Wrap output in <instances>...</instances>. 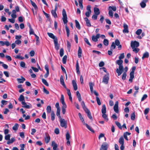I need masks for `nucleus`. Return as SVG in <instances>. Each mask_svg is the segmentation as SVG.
Returning <instances> with one entry per match:
<instances>
[{
  "instance_id": "bf43d9fd",
  "label": "nucleus",
  "mask_w": 150,
  "mask_h": 150,
  "mask_svg": "<svg viewBox=\"0 0 150 150\" xmlns=\"http://www.w3.org/2000/svg\"><path fill=\"white\" fill-rule=\"evenodd\" d=\"M10 135L9 134H8L6 135L5 137V139L6 140H9L10 139Z\"/></svg>"
},
{
  "instance_id": "0e129e2a",
  "label": "nucleus",
  "mask_w": 150,
  "mask_h": 150,
  "mask_svg": "<svg viewBox=\"0 0 150 150\" xmlns=\"http://www.w3.org/2000/svg\"><path fill=\"white\" fill-rule=\"evenodd\" d=\"M43 91L44 93L47 94H49V92L44 87L43 88Z\"/></svg>"
},
{
  "instance_id": "e433bc0d",
  "label": "nucleus",
  "mask_w": 150,
  "mask_h": 150,
  "mask_svg": "<svg viewBox=\"0 0 150 150\" xmlns=\"http://www.w3.org/2000/svg\"><path fill=\"white\" fill-rule=\"evenodd\" d=\"M60 101L62 105L66 104L64 101V96L63 94H62L61 95Z\"/></svg>"
},
{
  "instance_id": "39448f33",
  "label": "nucleus",
  "mask_w": 150,
  "mask_h": 150,
  "mask_svg": "<svg viewBox=\"0 0 150 150\" xmlns=\"http://www.w3.org/2000/svg\"><path fill=\"white\" fill-rule=\"evenodd\" d=\"M109 145L106 142H103L101 145L100 150H107Z\"/></svg>"
},
{
  "instance_id": "9d476101",
  "label": "nucleus",
  "mask_w": 150,
  "mask_h": 150,
  "mask_svg": "<svg viewBox=\"0 0 150 150\" xmlns=\"http://www.w3.org/2000/svg\"><path fill=\"white\" fill-rule=\"evenodd\" d=\"M113 109L114 111L116 113H119L118 109V102L117 101L115 102V105L113 107Z\"/></svg>"
},
{
  "instance_id": "bb28decb",
  "label": "nucleus",
  "mask_w": 150,
  "mask_h": 150,
  "mask_svg": "<svg viewBox=\"0 0 150 150\" xmlns=\"http://www.w3.org/2000/svg\"><path fill=\"white\" fill-rule=\"evenodd\" d=\"M21 104L23 105V107L27 109H29L30 108V106L29 105L27 104L25 102V101L21 102Z\"/></svg>"
},
{
  "instance_id": "8fccbe9b",
  "label": "nucleus",
  "mask_w": 150,
  "mask_h": 150,
  "mask_svg": "<svg viewBox=\"0 0 150 150\" xmlns=\"http://www.w3.org/2000/svg\"><path fill=\"white\" fill-rule=\"evenodd\" d=\"M20 66L23 68H25V64L23 62H21L20 64Z\"/></svg>"
},
{
  "instance_id": "603ef678",
  "label": "nucleus",
  "mask_w": 150,
  "mask_h": 150,
  "mask_svg": "<svg viewBox=\"0 0 150 150\" xmlns=\"http://www.w3.org/2000/svg\"><path fill=\"white\" fill-rule=\"evenodd\" d=\"M64 54V50L62 48L60 49V55L61 57H62Z\"/></svg>"
},
{
  "instance_id": "338daca9",
  "label": "nucleus",
  "mask_w": 150,
  "mask_h": 150,
  "mask_svg": "<svg viewBox=\"0 0 150 150\" xmlns=\"http://www.w3.org/2000/svg\"><path fill=\"white\" fill-rule=\"evenodd\" d=\"M147 97V96L146 94H144L143 95V97L141 98V101H143L145 99H146Z\"/></svg>"
},
{
  "instance_id": "c756f323",
  "label": "nucleus",
  "mask_w": 150,
  "mask_h": 150,
  "mask_svg": "<svg viewBox=\"0 0 150 150\" xmlns=\"http://www.w3.org/2000/svg\"><path fill=\"white\" fill-rule=\"evenodd\" d=\"M116 45L115 44V42H112L111 45L110 47V50H113L114 49H115L116 48Z\"/></svg>"
},
{
  "instance_id": "9b49d317",
  "label": "nucleus",
  "mask_w": 150,
  "mask_h": 150,
  "mask_svg": "<svg viewBox=\"0 0 150 150\" xmlns=\"http://www.w3.org/2000/svg\"><path fill=\"white\" fill-rule=\"evenodd\" d=\"M85 112L87 114V116L91 120H93V118L92 116L91 113L90 112V111L88 109H87L85 110H84Z\"/></svg>"
},
{
  "instance_id": "f8f14e48",
  "label": "nucleus",
  "mask_w": 150,
  "mask_h": 150,
  "mask_svg": "<svg viewBox=\"0 0 150 150\" xmlns=\"http://www.w3.org/2000/svg\"><path fill=\"white\" fill-rule=\"evenodd\" d=\"M124 29L123 32L124 33H128L129 32L128 29V26L125 23L123 25Z\"/></svg>"
},
{
  "instance_id": "09e8293b",
  "label": "nucleus",
  "mask_w": 150,
  "mask_h": 150,
  "mask_svg": "<svg viewBox=\"0 0 150 150\" xmlns=\"http://www.w3.org/2000/svg\"><path fill=\"white\" fill-rule=\"evenodd\" d=\"M142 30L141 29H138L136 32V34L138 35H140L142 33Z\"/></svg>"
},
{
  "instance_id": "de8ad7c7",
  "label": "nucleus",
  "mask_w": 150,
  "mask_h": 150,
  "mask_svg": "<svg viewBox=\"0 0 150 150\" xmlns=\"http://www.w3.org/2000/svg\"><path fill=\"white\" fill-rule=\"evenodd\" d=\"M115 123L120 129H122V127L121 126L120 123L119 122L116 121L115 122Z\"/></svg>"
},
{
  "instance_id": "4c0bfd02",
  "label": "nucleus",
  "mask_w": 150,
  "mask_h": 150,
  "mask_svg": "<svg viewBox=\"0 0 150 150\" xmlns=\"http://www.w3.org/2000/svg\"><path fill=\"white\" fill-rule=\"evenodd\" d=\"M42 82L45 86H49V84L47 81L43 78L42 79Z\"/></svg>"
},
{
  "instance_id": "864d4df0",
  "label": "nucleus",
  "mask_w": 150,
  "mask_h": 150,
  "mask_svg": "<svg viewBox=\"0 0 150 150\" xmlns=\"http://www.w3.org/2000/svg\"><path fill=\"white\" fill-rule=\"evenodd\" d=\"M96 98L98 104L99 105H101V103L99 98L96 96Z\"/></svg>"
},
{
  "instance_id": "7ed1b4c3",
  "label": "nucleus",
  "mask_w": 150,
  "mask_h": 150,
  "mask_svg": "<svg viewBox=\"0 0 150 150\" xmlns=\"http://www.w3.org/2000/svg\"><path fill=\"white\" fill-rule=\"evenodd\" d=\"M62 15L63 16L62 20L64 24L65 25L67 23L68 20L66 11L64 9H63L62 10Z\"/></svg>"
},
{
  "instance_id": "c9c22d12",
  "label": "nucleus",
  "mask_w": 150,
  "mask_h": 150,
  "mask_svg": "<svg viewBox=\"0 0 150 150\" xmlns=\"http://www.w3.org/2000/svg\"><path fill=\"white\" fill-rule=\"evenodd\" d=\"M15 139L14 137H12L11 138V140L8 141L7 142V144H10L12 143L15 141Z\"/></svg>"
},
{
  "instance_id": "f03ea898",
  "label": "nucleus",
  "mask_w": 150,
  "mask_h": 150,
  "mask_svg": "<svg viewBox=\"0 0 150 150\" xmlns=\"http://www.w3.org/2000/svg\"><path fill=\"white\" fill-rule=\"evenodd\" d=\"M78 115L81 120V121L83 123V125H85L86 127H87V128L91 132L93 133H94V130L93 129H92L88 124L86 123H85L84 119L82 117V115H81V113H78Z\"/></svg>"
},
{
  "instance_id": "37998d69",
  "label": "nucleus",
  "mask_w": 150,
  "mask_h": 150,
  "mask_svg": "<svg viewBox=\"0 0 150 150\" xmlns=\"http://www.w3.org/2000/svg\"><path fill=\"white\" fill-rule=\"evenodd\" d=\"M18 124L16 123L14 125L13 127V129L14 130H17L18 129Z\"/></svg>"
},
{
  "instance_id": "7c9ffc66",
  "label": "nucleus",
  "mask_w": 150,
  "mask_h": 150,
  "mask_svg": "<svg viewBox=\"0 0 150 150\" xmlns=\"http://www.w3.org/2000/svg\"><path fill=\"white\" fill-rule=\"evenodd\" d=\"M119 142L121 145H124V139L122 137H121L119 140Z\"/></svg>"
},
{
  "instance_id": "c03bdc74",
  "label": "nucleus",
  "mask_w": 150,
  "mask_h": 150,
  "mask_svg": "<svg viewBox=\"0 0 150 150\" xmlns=\"http://www.w3.org/2000/svg\"><path fill=\"white\" fill-rule=\"evenodd\" d=\"M60 109L57 110L56 115L59 118V119L62 118L61 116H60Z\"/></svg>"
},
{
  "instance_id": "cd10ccee",
  "label": "nucleus",
  "mask_w": 150,
  "mask_h": 150,
  "mask_svg": "<svg viewBox=\"0 0 150 150\" xmlns=\"http://www.w3.org/2000/svg\"><path fill=\"white\" fill-rule=\"evenodd\" d=\"M149 56V53L147 52H146L143 54V56L142 57V59H143L144 58H148Z\"/></svg>"
},
{
  "instance_id": "1a4fd4ad",
  "label": "nucleus",
  "mask_w": 150,
  "mask_h": 150,
  "mask_svg": "<svg viewBox=\"0 0 150 150\" xmlns=\"http://www.w3.org/2000/svg\"><path fill=\"white\" fill-rule=\"evenodd\" d=\"M55 48L56 50H58L59 49V45L58 44L57 38H56L54 40Z\"/></svg>"
},
{
  "instance_id": "13d9d810",
  "label": "nucleus",
  "mask_w": 150,
  "mask_h": 150,
  "mask_svg": "<svg viewBox=\"0 0 150 150\" xmlns=\"http://www.w3.org/2000/svg\"><path fill=\"white\" fill-rule=\"evenodd\" d=\"M92 39L93 41L95 42L97 41L98 39L96 38L95 36L93 35L92 37Z\"/></svg>"
},
{
  "instance_id": "58836bf2",
  "label": "nucleus",
  "mask_w": 150,
  "mask_h": 150,
  "mask_svg": "<svg viewBox=\"0 0 150 150\" xmlns=\"http://www.w3.org/2000/svg\"><path fill=\"white\" fill-rule=\"evenodd\" d=\"M67 56L66 55L64 56L62 58V62L64 64H66Z\"/></svg>"
},
{
  "instance_id": "ddd939ff",
  "label": "nucleus",
  "mask_w": 150,
  "mask_h": 150,
  "mask_svg": "<svg viewBox=\"0 0 150 150\" xmlns=\"http://www.w3.org/2000/svg\"><path fill=\"white\" fill-rule=\"evenodd\" d=\"M115 42L116 45L117 46H118V47L119 50H120L122 48V45H120V42L119 40L118 39H116L115 40Z\"/></svg>"
},
{
  "instance_id": "79ce46f5",
  "label": "nucleus",
  "mask_w": 150,
  "mask_h": 150,
  "mask_svg": "<svg viewBox=\"0 0 150 150\" xmlns=\"http://www.w3.org/2000/svg\"><path fill=\"white\" fill-rule=\"evenodd\" d=\"M83 0H79V6L80 7L81 9H83V6L82 4Z\"/></svg>"
},
{
  "instance_id": "dca6fc26",
  "label": "nucleus",
  "mask_w": 150,
  "mask_h": 150,
  "mask_svg": "<svg viewBox=\"0 0 150 150\" xmlns=\"http://www.w3.org/2000/svg\"><path fill=\"white\" fill-rule=\"evenodd\" d=\"M60 82L61 84H62L64 87H66V86L64 82V77L62 75H61L60 77Z\"/></svg>"
},
{
  "instance_id": "6e6552de",
  "label": "nucleus",
  "mask_w": 150,
  "mask_h": 150,
  "mask_svg": "<svg viewBox=\"0 0 150 150\" xmlns=\"http://www.w3.org/2000/svg\"><path fill=\"white\" fill-rule=\"evenodd\" d=\"M57 9V5H56L54 10H52L51 11V13L52 15L54 17V18L57 17V15L56 13V11Z\"/></svg>"
},
{
  "instance_id": "e2e57ef3",
  "label": "nucleus",
  "mask_w": 150,
  "mask_h": 150,
  "mask_svg": "<svg viewBox=\"0 0 150 150\" xmlns=\"http://www.w3.org/2000/svg\"><path fill=\"white\" fill-rule=\"evenodd\" d=\"M149 108H146L144 110V114L145 115H147L149 112Z\"/></svg>"
},
{
  "instance_id": "473e14b6",
  "label": "nucleus",
  "mask_w": 150,
  "mask_h": 150,
  "mask_svg": "<svg viewBox=\"0 0 150 150\" xmlns=\"http://www.w3.org/2000/svg\"><path fill=\"white\" fill-rule=\"evenodd\" d=\"M45 140L46 143H48L50 140V137L49 135L48 134V136L45 137Z\"/></svg>"
},
{
  "instance_id": "5701e85b",
  "label": "nucleus",
  "mask_w": 150,
  "mask_h": 150,
  "mask_svg": "<svg viewBox=\"0 0 150 150\" xmlns=\"http://www.w3.org/2000/svg\"><path fill=\"white\" fill-rule=\"evenodd\" d=\"M82 50L80 47H79V49L78 50V55L79 58H80L81 57L82 55Z\"/></svg>"
},
{
  "instance_id": "b1692460",
  "label": "nucleus",
  "mask_w": 150,
  "mask_h": 150,
  "mask_svg": "<svg viewBox=\"0 0 150 150\" xmlns=\"http://www.w3.org/2000/svg\"><path fill=\"white\" fill-rule=\"evenodd\" d=\"M75 25L76 27L79 30L81 29V27L79 22L76 20H75Z\"/></svg>"
},
{
  "instance_id": "49530a36",
  "label": "nucleus",
  "mask_w": 150,
  "mask_h": 150,
  "mask_svg": "<svg viewBox=\"0 0 150 150\" xmlns=\"http://www.w3.org/2000/svg\"><path fill=\"white\" fill-rule=\"evenodd\" d=\"M46 110L48 113H50L51 111V108L50 106L48 105L47 107Z\"/></svg>"
},
{
  "instance_id": "aec40b11",
  "label": "nucleus",
  "mask_w": 150,
  "mask_h": 150,
  "mask_svg": "<svg viewBox=\"0 0 150 150\" xmlns=\"http://www.w3.org/2000/svg\"><path fill=\"white\" fill-rule=\"evenodd\" d=\"M134 73L130 72V78L129 80V81L132 83V80L134 78Z\"/></svg>"
},
{
  "instance_id": "69168bd1",
  "label": "nucleus",
  "mask_w": 150,
  "mask_h": 150,
  "mask_svg": "<svg viewBox=\"0 0 150 150\" xmlns=\"http://www.w3.org/2000/svg\"><path fill=\"white\" fill-rule=\"evenodd\" d=\"M35 53V52L34 50H31L29 54L30 56L33 57Z\"/></svg>"
},
{
  "instance_id": "680f3d73",
  "label": "nucleus",
  "mask_w": 150,
  "mask_h": 150,
  "mask_svg": "<svg viewBox=\"0 0 150 150\" xmlns=\"http://www.w3.org/2000/svg\"><path fill=\"white\" fill-rule=\"evenodd\" d=\"M102 117L105 119L107 121L108 120V118L107 115L105 114H102Z\"/></svg>"
},
{
  "instance_id": "20e7f679",
  "label": "nucleus",
  "mask_w": 150,
  "mask_h": 150,
  "mask_svg": "<svg viewBox=\"0 0 150 150\" xmlns=\"http://www.w3.org/2000/svg\"><path fill=\"white\" fill-rule=\"evenodd\" d=\"M59 120L61 126L66 129L67 127V122L65 119H62V118L60 119Z\"/></svg>"
},
{
  "instance_id": "f257e3e1",
  "label": "nucleus",
  "mask_w": 150,
  "mask_h": 150,
  "mask_svg": "<svg viewBox=\"0 0 150 150\" xmlns=\"http://www.w3.org/2000/svg\"><path fill=\"white\" fill-rule=\"evenodd\" d=\"M123 62V60L120 59L117 60L116 62V64L119 65V68H117L116 70V72L118 76H120L123 71L124 68L122 65Z\"/></svg>"
},
{
  "instance_id": "393cba45",
  "label": "nucleus",
  "mask_w": 150,
  "mask_h": 150,
  "mask_svg": "<svg viewBox=\"0 0 150 150\" xmlns=\"http://www.w3.org/2000/svg\"><path fill=\"white\" fill-rule=\"evenodd\" d=\"M18 100L19 101L21 102L25 101L24 96L22 95H21L20 96V97L18 98Z\"/></svg>"
},
{
  "instance_id": "ea45409f",
  "label": "nucleus",
  "mask_w": 150,
  "mask_h": 150,
  "mask_svg": "<svg viewBox=\"0 0 150 150\" xmlns=\"http://www.w3.org/2000/svg\"><path fill=\"white\" fill-rule=\"evenodd\" d=\"M67 45L68 50L69 52L71 49V44L70 42L68 41H67Z\"/></svg>"
},
{
  "instance_id": "2eb2a0df",
  "label": "nucleus",
  "mask_w": 150,
  "mask_h": 150,
  "mask_svg": "<svg viewBox=\"0 0 150 150\" xmlns=\"http://www.w3.org/2000/svg\"><path fill=\"white\" fill-rule=\"evenodd\" d=\"M84 20L86 22V24L87 26L88 27L91 26V25L90 21L86 17L84 18Z\"/></svg>"
},
{
  "instance_id": "774afa93",
  "label": "nucleus",
  "mask_w": 150,
  "mask_h": 150,
  "mask_svg": "<svg viewBox=\"0 0 150 150\" xmlns=\"http://www.w3.org/2000/svg\"><path fill=\"white\" fill-rule=\"evenodd\" d=\"M124 57V53H122L120 54V56L119 57V59H123Z\"/></svg>"
},
{
  "instance_id": "423d86ee",
  "label": "nucleus",
  "mask_w": 150,
  "mask_h": 150,
  "mask_svg": "<svg viewBox=\"0 0 150 150\" xmlns=\"http://www.w3.org/2000/svg\"><path fill=\"white\" fill-rule=\"evenodd\" d=\"M139 45V43L137 41H132L131 43V46L132 49L135 47H138Z\"/></svg>"
},
{
  "instance_id": "0eeeda50",
  "label": "nucleus",
  "mask_w": 150,
  "mask_h": 150,
  "mask_svg": "<svg viewBox=\"0 0 150 150\" xmlns=\"http://www.w3.org/2000/svg\"><path fill=\"white\" fill-rule=\"evenodd\" d=\"M109 80V74L105 75L103 77L102 82L105 84H107Z\"/></svg>"
},
{
  "instance_id": "a19ab883",
  "label": "nucleus",
  "mask_w": 150,
  "mask_h": 150,
  "mask_svg": "<svg viewBox=\"0 0 150 150\" xmlns=\"http://www.w3.org/2000/svg\"><path fill=\"white\" fill-rule=\"evenodd\" d=\"M89 85L91 92H92L93 91V86H94V84L92 82H90L89 83Z\"/></svg>"
},
{
  "instance_id": "4468645a",
  "label": "nucleus",
  "mask_w": 150,
  "mask_h": 150,
  "mask_svg": "<svg viewBox=\"0 0 150 150\" xmlns=\"http://www.w3.org/2000/svg\"><path fill=\"white\" fill-rule=\"evenodd\" d=\"M52 146H53V150H58L57 149V145L54 142H52Z\"/></svg>"
},
{
  "instance_id": "4be33fe9",
  "label": "nucleus",
  "mask_w": 150,
  "mask_h": 150,
  "mask_svg": "<svg viewBox=\"0 0 150 150\" xmlns=\"http://www.w3.org/2000/svg\"><path fill=\"white\" fill-rule=\"evenodd\" d=\"M47 34L48 35V36L50 38H51L53 39L54 40H55L56 38H57V37H55L54 34L52 33H50L48 32L47 33Z\"/></svg>"
},
{
  "instance_id": "f3484780",
  "label": "nucleus",
  "mask_w": 150,
  "mask_h": 150,
  "mask_svg": "<svg viewBox=\"0 0 150 150\" xmlns=\"http://www.w3.org/2000/svg\"><path fill=\"white\" fill-rule=\"evenodd\" d=\"M21 78H17V80L19 83H22L25 80V79L22 76H21Z\"/></svg>"
},
{
  "instance_id": "4d7b16f0",
  "label": "nucleus",
  "mask_w": 150,
  "mask_h": 150,
  "mask_svg": "<svg viewBox=\"0 0 150 150\" xmlns=\"http://www.w3.org/2000/svg\"><path fill=\"white\" fill-rule=\"evenodd\" d=\"M140 5L142 8H144L146 6V3L142 1L140 3Z\"/></svg>"
},
{
  "instance_id": "6ab92c4d",
  "label": "nucleus",
  "mask_w": 150,
  "mask_h": 150,
  "mask_svg": "<svg viewBox=\"0 0 150 150\" xmlns=\"http://www.w3.org/2000/svg\"><path fill=\"white\" fill-rule=\"evenodd\" d=\"M79 68V63L78 61L77 60L76 64V73L78 74H80Z\"/></svg>"
},
{
  "instance_id": "a211bd4d",
  "label": "nucleus",
  "mask_w": 150,
  "mask_h": 150,
  "mask_svg": "<svg viewBox=\"0 0 150 150\" xmlns=\"http://www.w3.org/2000/svg\"><path fill=\"white\" fill-rule=\"evenodd\" d=\"M72 83L73 86L75 91H76L77 89V86L76 81L74 80L72 81Z\"/></svg>"
},
{
  "instance_id": "c85d7f7f",
  "label": "nucleus",
  "mask_w": 150,
  "mask_h": 150,
  "mask_svg": "<svg viewBox=\"0 0 150 150\" xmlns=\"http://www.w3.org/2000/svg\"><path fill=\"white\" fill-rule=\"evenodd\" d=\"M66 25H65V28L67 32V36L68 37L70 33V31L69 28L67 26V23L65 24Z\"/></svg>"
},
{
  "instance_id": "3c124183",
  "label": "nucleus",
  "mask_w": 150,
  "mask_h": 150,
  "mask_svg": "<svg viewBox=\"0 0 150 150\" xmlns=\"http://www.w3.org/2000/svg\"><path fill=\"white\" fill-rule=\"evenodd\" d=\"M135 112L132 113L131 116V118L132 120H134L135 119Z\"/></svg>"
},
{
  "instance_id": "5fc2aeb1",
  "label": "nucleus",
  "mask_w": 150,
  "mask_h": 150,
  "mask_svg": "<svg viewBox=\"0 0 150 150\" xmlns=\"http://www.w3.org/2000/svg\"><path fill=\"white\" fill-rule=\"evenodd\" d=\"M64 88H65L66 90H67V93L68 95L69 96H71V92L70 91V90L68 88H67L66 86V87H64Z\"/></svg>"
},
{
  "instance_id": "2f4dec72",
  "label": "nucleus",
  "mask_w": 150,
  "mask_h": 150,
  "mask_svg": "<svg viewBox=\"0 0 150 150\" xmlns=\"http://www.w3.org/2000/svg\"><path fill=\"white\" fill-rule=\"evenodd\" d=\"M55 115L54 114L53 111H52L51 114V120L52 121H54L55 119Z\"/></svg>"
},
{
  "instance_id": "412c9836",
  "label": "nucleus",
  "mask_w": 150,
  "mask_h": 150,
  "mask_svg": "<svg viewBox=\"0 0 150 150\" xmlns=\"http://www.w3.org/2000/svg\"><path fill=\"white\" fill-rule=\"evenodd\" d=\"M94 12L95 14L97 15H99L100 14L99 9L98 8L95 7L94 8Z\"/></svg>"
},
{
  "instance_id": "a878e982",
  "label": "nucleus",
  "mask_w": 150,
  "mask_h": 150,
  "mask_svg": "<svg viewBox=\"0 0 150 150\" xmlns=\"http://www.w3.org/2000/svg\"><path fill=\"white\" fill-rule=\"evenodd\" d=\"M101 112L102 114H106V107L105 104L103 105L102 106Z\"/></svg>"
},
{
  "instance_id": "6e6d98bb",
  "label": "nucleus",
  "mask_w": 150,
  "mask_h": 150,
  "mask_svg": "<svg viewBox=\"0 0 150 150\" xmlns=\"http://www.w3.org/2000/svg\"><path fill=\"white\" fill-rule=\"evenodd\" d=\"M126 73L125 72H124L122 75V79L123 80H125L126 79Z\"/></svg>"
},
{
  "instance_id": "72a5a7b5",
  "label": "nucleus",
  "mask_w": 150,
  "mask_h": 150,
  "mask_svg": "<svg viewBox=\"0 0 150 150\" xmlns=\"http://www.w3.org/2000/svg\"><path fill=\"white\" fill-rule=\"evenodd\" d=\"M30 3L32 6L34 7L35 9H38V7L35 3L33 2L32 0H30Z\"/></svg>"
},
{
  "instance_id": "a18cd8bd",
  "label": "nucleus",
  "mask_w": 150,
  "mask_h": 150,
  "mask_svg": "<svg viewBox=\"0 0 150 150\" xmlns=\"http://www.w3.org/2000/svg\"><path fill=\"white\" fill-rule=\"evenodd\" d=\"M103 44L106 46H108L109 44V41L107 39H104L103 41Z\"/></svg>"
},
{
  "instance_id": "052dcab7",
  "label": "nucleus",
  "mask_w": 150,
  "mask_h": 150,
  "mask_svg": "<svg viewBox=\"0 0 150 150\" xmlns=\"http://www.w3.org/2000/svg\"><path fill=\"white\" fill-rule=\"evenodd\" d=\"M84 40L85 42L89 45L91 46V45L89 42L87 38H84Z\"/></svg>"
},
{
  "instance_id": "f704fd0d",
  "label": "nucleus",
  "mask_w": 150,
  "mask_h": 150,
  "mask_svg": "<svg viewBox=\"0 0 150 150\" xmlns=\"http://www.w3.org/2000/svg\"><path fill=\"white\" fill-rule=\"evenodd\" d=\"M81 105L84 111L88 109L86 106L85 103L83 101H82L81 102Z\"/></svg>"
}]
</instances>
